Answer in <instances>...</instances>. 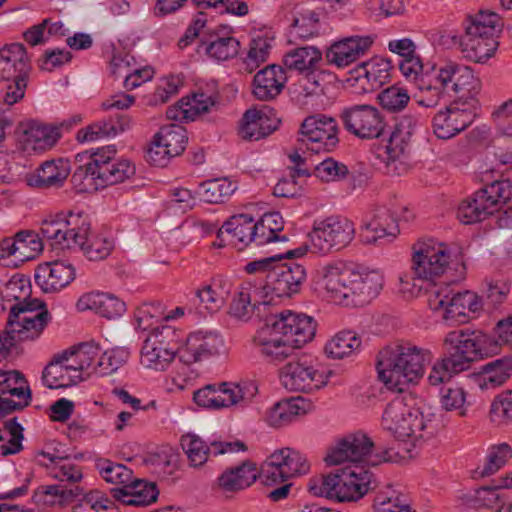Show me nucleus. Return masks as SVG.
<instances>
[{
  "label": "nucleus",
  "mask_w": 512,
  "mask_h": 512,
  "mask_svg": "<svg viewBox=\"0 0 512 512\" xmlns=\"http://www.w3.org/2000/svg\"><path fill=\"white\" fill-rule=\"evenodd\" d=\"M223 336L215 330L196 329L189 333L173 325H162L152 330L140 351L143 368L164 372L175 359L184 365H193L226 355Z\"/></svg>",
  "instance_id": "obj_1"
},
{
  "label": "nucleus",
  "mask_w": 512,
  "mask_h": 512,
  "mask_svg": "<svg viewBox=\"0 0 512 512\" xmlns=\"http://www.w3.org/2000/svg\"><path fill=\"white\" fill-rule=\"evenodd\" d=\"M381 271L340 258L317 263L311 272V286L330 301L362 306L374 300L383 288Z\"/></svg>",
  "instance_id": "obj_2"
},
{
  "label": "nucleus",
  "mask_w": 512,
  "mask_h": 512,
  "mask_svg": "<svg viewBox=\"0 0 512 512\" xmlns=\"http://www.w3.org/2000/svg\"><path fill=\"white\" fill-rule=\"evenodd\" d=\"M317 331V321L305 313L284 310L270 317L255 336L254 345L260 355L270 361L287 358L293 349L311 343Z\"/></svg>",
  "instance_id": "obj_3"
},
{
  "label": "nucleus",
  "mask_w": 512,
  "mask_h": 512,
  "mask_svg": "<svg viewBox=\"0 0 512 512\" xmlns=\"http://www.w3.org/2000/svg\"><path fill=\"white\" fill-rule=\"evenodd\" d=\"M431 358L430 349L409 340L392 342L384 346L377 355L378 380L388 390L403 392L410 385L419 383Z\"/></svg>",
  "instance_id": "obj_4"
},
{
  "label": "nucleus",
  "mask_w": 512,
  "mask_h": 512,
  "mask_svg": "<svg viewBox=\"0 0 512 512\" xmlns=\"http://www.w3.org/2000/svg\"><path fill=\"white\" fill-rule=\"evenodd\" d=\"M482 82L468 65L447 61L432 66V79L421 84V94H415L416 103L425 108L436 107L445 94L454 95V101L478 105Z\"/></svg>",
  "instance_id": "obj_5"
},
{
  "label": "nucleus",
  "mask_w": 512,
  "mask_h": 512,
  "mask_svg": "<svg viewBox=\"0 0 512 512\" xmlns=\"http://www.w3.org/2000/svg\"><path fill=\"white\" fill-rule=\"evenodd\" d=\"M381 425L404 443L410 458L434 434L432 415L425 414L412 397H396L384 408Z\"/></svg>",
  "instance_id": "obj_6"
},
{
  "label": "nucleus",
  "mask_w": 512,
  "mask_h": 512,
  "mask_svg": "<svg viewBox=\"0 0 512 512\" xmlns=\"http://www.w3.org/2000/svg\"><path fill=\"white\" fill-rule=\"evenodd\" d=\"M373 483L374 475L365 465L346 464L311 477L306 488L314 497L339 504H354L370 492Z\"/></svg>",
  "instance_id": "obj_7"
},
{
  "label": "nucleus",
  "mask_w": 512,
  "mask_h": 512,
  "mask_svg": "<svg viewBox=\"0 0 512 512\" xmlns=\"http://www.w3.org/2000/svg\"><path fill=\"white\" fill-rule=\"evenodd\" d=\"M501 18L492 11L481 10L469 16L460 41L461 52L470 62L486 64L499 49Z\"/></svg>",
  "instance_id": "obj_8"
},
{
  "label": "nucleus",
  "mask_w": 512,
  "mask_h": 512,
  "mask_svg": "<svg viewBox=\"0 0 512 512\" xmlns=\"http://www.w3.org/2000/svg\"><path fill=\"white\" fill-rule=\"evenodd\" d=\"M427 303L432 314L448 324L468 323L484 310V300L475 291L455 292L448 286L433 289Z\"/></svg>",
  "instance_id": "obj_9"
},
{
  "label": "nucleus",
  "mask_w": 512,
  "mask_h": 512,
  "mask_svg": "<svg viewBox=\"0 0 512 512\" xmlns=\"http://www.w3.org/2000/svg\"><path fill=\"white\" fill-rule=\"evenodd\" d=\"M50 316L39 300L10 307L5 330L0 332V352L9 351L17 342L34 341L43 334Z\"/></svg>",
  "instance_id": "obj_10"
},
{
  "label": "nucleus",
  "mask_w": 512,
  "mask_h": 512,
  "mask_svg": "<svg viewBox=\"0 0 512 512\" xmlns=\"http://www.w3.org/2000/svg\"><path fill=\"white\" fill-rule=\"evenodd\" d=\"M115 145H106L93 150L85 166L83 191L100 189L131 178L136 171L132 161L116 157Z\"/></svg>",
  "instance_id": "obj_11"
},
{
  "label": "nucleus",
  "mask_w": 512,
  "mask_h": 512,
  "mask_svg": "<svg viewBox=\"0 0 512 512\" xmlns=\"http://www.w3.org/2000/svg\"><path fill=\"white\" fill-rule=\"evenodd\" d=\"M89 356L90 352L84 350L83 343L57 353L43 370V384L50 389H57L90 379Z\"/></svg>",
  "instance_id": "obj_12"
},
{
  "label": "nucleus",
  "mask_w": 512,
  "mask_h": 512,
  "mask_svg": "<svg viewBox=\"0 0 512 512\" xmlns=\"http://www.w3.org/2000/svg\"><path fill=\"white\" fill-rule=\"evenodd\" d=\"M419 126V122L405 117L396 125L387 139H381L374 148L376 158L383 170L390 176H401L410 169L409 141Z\"/></svg>",
  "instance_id": "obj_13"
},
{
  "label": "nucleus",
  "mask_w": 512,
  "mask_h": 512,
  "mask_svg": "<svg viewBox=\"0 0 512 512\" xmlns=\"http://www.w3.org/2000/svg\"><path fill=\"white\" fill-rule=\"evenodd\" d=\"M453 263H462L459 251L433 238L418 241L413 246L412 270L418 279L434 282Z\"/></svg>",
  "instance_id": "obj_14"
},
{
  "label": "nucleus",
  "mask_w": 512,
  "mask_h": 512,
  "mask_svg": "<svg viewBox=\"0 0 512 512\" xmlns=\"http://www.w3.org/2000/svg\"><path fill=\"white\" fill-rule=\"evenodd\" d=\"M258 394L253 381H225L207 384L193 393V402L200 408L221 411L243 406Z\"/></svg>",
  "instance_id": "obj_15"
},
{
  "label": "nucleus",
  "mask_w": 512,
  "mask_h": 512,
  "mask_svg": "<svg viewBox=\"0 0 512 512\" xmlns=\"http://www.w3.org/2000/svg\"><path fill=\"white\" fill-rule=\"evenodd\" d=\"M331 371L317 359L300 356L285 363L279 370L281 385L291 392L314 393L325 388Z\"/></svg>",
  "instance_id": "obj_16"
},
{
  "label": "nucleus",
  "mask_w": 512,
  "mask_h": 512,
  "mask_svg": "<svg viewBox=\"0 0 512 512\" xmlns=\"http://www.w3.org/2000/svg\"><path fill=\"white\" fill-rule=\"evenodd\" d=\"M90 232V220L82 212H69L45 219L40 227L42 237L54 248H81Z\"/></svg>",
  "instance_id": "obj_17"
},
{
  "label": "nucleus",
  "mask_w": 512,
  "mask_h": 512,
  "mask_svg": "<svg viewBox=\"0 0 512 512\" xmlns=\"http://www.w3.org/2000/svg\"><path fill=\"white\" fill-rule=\"evenodd\" d=\"M446 354L464 371L471 363L496 352L494 338L479 330H453L443 339Z\"/></svg>",
  "instance_id": "obj_18"
},
{
  "label": "nucleus",
  "mask_w": 512,
  "mask_h": 512,
  "mask_svg": "<svg viewBox=\"0 0 512 512\" xmlns=\"http://www.w3.org/2000/svg\"><path fill=\"white\" fill-rule=\"evenodd\" d=\"M389 451L379 452L373 441L363 432L349 434L336 441L324 457L328 467H335L343 464L378 465L390 461Z\"/></svg>",
  "instance_id": "obj_19"
},
{
  "label": "nucleus",
  "mask_w": 512,
  "mask_h": 512,
  "mask_svg": "<svg viewBox=\"0 0 512 512\" xmlns=\"http://www.w3.org/2000/svg\"><path fill=\"white\" fill-rule=\"evenodd\" d=\"M354 223L348 218L331 215L316 219L310 232L311 248L315 253L326 256L348 247L355 238Z\"/></svg>",
  "instance_id": "obj_20"
},
{
  "label": "nucleus",
  "mask_w": 512,
  "mask_h": 512,
  "mask_svg": "<svg viewBox=\"0 0 512 512\" xmlns=\"http://www.w3.org/2000/svg\"><path fill=\"white\" fill-rule=\"evenodd\" d=\"M309 470L310 464L302 453L289 447L278 448L266 457L258 469L259 481L265 486H275L306 475Z\"/></svg>",
  "instance_id": "obj_21"
},
{
  "label": "nucleus",
  "mask_w": 512,
  "mask_h": 512,
  "mask_svg": "<svg viewBox=\"0 0 512 512\" xmlns=\"http://www.w3.org/2000/svg\"><path fill=\"white\" fill-rule=\"evenodd\" d=\"M187 144L188 134L183 126L175 123L162 125L148 144L147 161L154 166L165 167L185 151Z\"/></svg>",
  "instance_id": "obj_22"
},
{
  "label": "nucleus",
  "mask_w": 512,
  "mask_h": 512,
  "mask_svg": "<svg viewBox=\"0 0 512 512\" xmlns=\"http://www.w3.org/2000/svg\"><path fill=\"white\" fill-rule=\"evenodd\" d=\"M391 69L392 64L388 58L380 55L372 56L348 72L345 85L356 94L372 92L388 82Z\"/></svg>",
  "instance_id": "obj_23"
},
{
  "label": "nucleus",
  "mask_w": 512,
  "mask_h": 512,
  "mask_svg": "<svg viewBox=\"0 0 512 512\" xmlns=\"http://www.w3.org/2000/svg\"><path fill=\"white\" fill-rule=\"evenodd\" d=\"M307 278V270L302 264H284L267 275L266 279H257L267 296L268 304H275L283 298L297 294Z\"/></svg>",
  "instance_id": "obj_24"
},
{
  "label": "nucleus",
  "mask_w": 512,
  "mask_h": 512,
  "mask_svg": "<svg viewBox=\"0 0 512 512\" xmlns=\"http://www.w3.org/2000/svg\"><path fill=\"white\" fill-rule=\"evenodd\" d=\"M375 42L368 33L349 34L333 39L325 50L327 63L337 69H345L366 56Z\"/></svg>",
  "instance_id": "obj_25"
},
{
  "label": "nucleus",
  "mask_w": 512,
  "mask_h": 512,
  "mask_svg": "<svg viewBox=\"0 0 512 512\" xmlns=\"http://www.w3.org/2000/svg\"><path fill=\"white\" fill-rule=\"evenodd\" d=\"M347 131L360 139L380 138L386 128L384 116L372 105L361 104L347 107L342 112Z\"/></svg>",
  "instance_id": "obj_26"
},
{
  "label": "nucleus",
  "mask_w": 512,
  "mask_h": 512,
  "mask_svg": "<svg viewBox=\"0 0 512 512\" xmlns=\"http://www.w3.org/2000/svg\"><path fill=\"white\" fill-rule=\"evenodd\" d=\"M303 144L314 152H329L338 143V126L336 120L324 114L306 117L300 127Z\"/></svg>",
  "instance_id": "obj_27"
},
{
  "label": "nucleus",
  "mask_w": 512,
  "mask_h": 512,
  "mask_svg": "<svg viewBox=\"0 0 512 512\" xmlns=\"http://www.w3.org/2000/svg\"><path fill=\"white\" fill-rule=\"evenodd\" d=\"M478 105L452 101L433 117V132L439 139H450L470 125Z\"/></svg>",
  "instance_id": "obj_28"
},
{
  "label": "nucleus",
  "mask_w": 512,
  "mask_h": 512,
  "mask_svg": "<svg viewBox=\"0 0 512 512\" xmlns=\"http://www.w3.org/2000/svg\"><path fill=\"white\" fill-rule=\"evenodd\" d=\"M59 126L30 119L19 126V144L29 154H42L51 150L61 139Z\"/></svg>",
  "instance_id": "obj_29"
},
{
  "label": "nucleus",
  "mask_w": 512,
  "mask_h": 512,
  "mask_svg": "<svg viewBox=\"0 0 512 512\" xmlns=\"http://www.w3.org/2000/svg\"><path fill=\"white\" fill-rule=\"evenodd\" d=\"M78 270L68 259L40 263L34 273L35 282L44 293H58L75 281Z\"/></svg>",
  "instance_id": "obj_30"
},
{
  "label": "nucleus",
  "mask_w": 512,
  "mask_h": 512,
  "mask_svg": "<svg viewBox=\"0 0 512 512\" xmlns=\"http://www.w3.org/2000/svg\"><path fill=\"white\" fill-rule=\"evenodd\" d=\"M84 350L90 352L88 372L90 378L108 376L117 372L130 358L128 347L116 346L103 350L96 342H83Z\"/></svg>",
  "instance_id": "obj_31"
},
{
  "label": "nucleus",
  "mask_w": 512,
  "mask_h": 512,
  "mask_svg": "<svg viewBox=\"0 0 512 512\" xmlns=\"http://www.w3.org/2000/svg\"><path fill=\"white\" fill-rule=\"evenodd\" d=\"M280 125L275 110L267 105L255 106L245 111L238 133L246 140H260L272 134Z\"/></svg>",
  "instance_id": "obj_32"
},
{
  "label": "nucleus",
  "mask_w": 512,
  "mask_h": 512,
  "mask_svg": "<svg viewBox=\"0 0 512 512\" xmlns=\"http://www.w3.org/2000/svg\"><path fill=\"white\" fill-rule=\"evenodd\" d=\"M312 409V402L303 397L286 398L267 407L262 414V420L268 427L280 429L291 425Z\"/></svg>",
  "instance_id": "obj_33"
},
{
  "label": "nucleus",
  "mask_w": 512,
  "mask_h": 512,
  "mask_svg": "<svg viewBox=\"0 0 512 512\" xmlns=\"http://www.w3.org/2000/svg\"><path fill=\"white\" fill-rule=\"evenodd\" d=\"M261 305H269L258 280L245 281L232 293L229 314L243 322L249 321Z\"/></svg>",
  "instance_id": "obj_34"
},
{
  "label": "nucleus",
  "mask_w": 512,
  "mask_h": 512,
  "mask_svg": "<svg viewBox=\"0 0 512 512\" xmlns=\"http://www.w3.org/2000/svg\"><path fill=\"white\" fill-rule=\"evenodd\" d=\"M398 232L397 222L386 207L376 208L367 214L360 225V238L366 244L392 241Z\"/></svg>",
  "instance_id": "obj_35"
},
{
  "label": "nucleus",
  "mask_w": 512,
  "mask_h": 512,
  "mask_svg": "<svg viewBox=\"0 0 512 512\" xmlns=\"http://www.w3.org/2000/svg\"><path fill=\"white\" fill-rule=\"evenodd\" d=\"M512 376V353L488 362L468 375L470 382L481 392L503 386Z\"/></svg>",
  "instance_id": "obj_36"
},
{
  "label": "nucleus",
  "mask_w": 512,
  "mask_h": 512,
  "mask_svg": "<svg viewBox=\"0 0 512 512\" xmlns=\"http://www.w3.org/2000/svg\"><path fill=\"white\" fill-rule=\"evenodd\" d=\"M285 17L290 22V34L296 39L308 40L320 34V14L304 3H289Z\"/></svg>",
  "instance_id": "obj_37"
},
{
  "label": "nucleus",
  "mask_w": 512,
  "mask_h": 512,
  "mask_svg": "<svg viewBox=\"0 0 512 512\" xmlns=\"http://www.w3.org/2000/svg\"><path fill=\"white\" fill-rule=\"evenodd\" d=\"M78 311H92L108 320L121 318L126 312L125 302L115 294L102 291L85 293L76 302Z\"/></svg>",
  "instance_id": "obj_38"
},
{
  "label": "nucleus",
  "mask_w": 512,
  "mask_h": 512,
  "mask_svg": "<svg viewBox=\"0 0 512 512\" xmlns=\"http://www.w3.org/2000/svg\"><path fill=\"white\" fill-rule=\"evenodd\" d=\"M275 33L271 28L263 27L250 34L249 42L242 53L241 61L248 72H253L265 63L275 46Z\"/></svg>",
  "instance_id": "obj_39"
},
{
  "label": "nucleus",
  "mask_w": 512,
  "mask_h": 512,
  "mask_svg": "<svg viewBox=\"0 0 512 512\" xmlns=\"http://www.w3.org/2000/svg\"><path fill=\"white\" fill-rule=\"evenodd\" d=\"M287 82L285 68L277 64H270L254 75L252 93L258 100L270 101L282 93Z\"/></svg>",
  "instance_id": "obj_40"
},
{
  "label": "nucleus",
  "mask_w": 512,
  "mask_h": 512,
  "mask_svg": "<svg viewBox=\"0 0 512 512\" xmlns=\"http://www.w3.org/2000/svg\"><path fill=\"white\" fill-rule=\"evenodd\" d=\"M71 172L70 162L67 159H54L45 161L33 173L26 176V183L30 187H59Z\"/></svg>",
  "instance_id": "obj_41"
},
{
  "label": "nucleus",
  "mask_w": 512,
  "mask_h": 512,
  "mask_svg": "<svg viewBox=\"0 0 512 512\" xmlns=\"http://www.w3.org/2000/svg\"><path fill=\"white\" fill-rule=\"evenodd\" d=\"M112 492L116 500L132 506L150 505L159 495V490L154 483L133 476L127 485L122 488H113Z\"/></svg>",
  "instance_id": "obj_42"
},
{
  "label": "nucleus",
  "mask_w": 512,
  "mask_h": 512,
  "mask_svg": "<svg viewBox=\"0 0 512 512\" xmlns=\"http://www.w3.org/2000/svg\"><path fill=\"white\" fill-rule=\"evenodd\" d=\"M215 100L206 93H194L181 98L175 105L169 107L167 116L176 121H194L208 113L214 106Z\"/></svg>",
  "instance_id": "obj_43"
},
{
  "label": "nucleus",
  "mask_w": 512,
  "mask_h": 512,
  "mask_svg": "<svg viewBox=\"0 0 512 512\" xmlns=\"http://www.w3.org/2000/svg\"><path fill=\"white\" fill-rule=\"evenodd\" d=\"M0 395L14 404L13 410L28 405L31 399L27 380L17 370H0Z\"/></svg>",
  "instance_id": "obj_44"
},
{
  "label": "nucleus",
  "mask_w": 512,
  "mask_h": 512,
  "mask_svg": "<svg viewBox=\"0 0 512 512\" xmlns=\"http://www.w3.org/2000/svg\"><path fill=\"white\" fill-rule=\"evenodd\" d=\"M29 57L20 43H11L0 48V79L28 75Z\"/></svg>",
  "instance_id": "obj_45"
},
{
  "label": "nucleus",
  "mask_w": 512,
  "mask_h": 512,
  "mask_svg": "<svg viewBox=\"0 0 512 512\" xmlns=\"http://www.w3.org/2000/svg\"><path fill=\"white\" fill-rule=\"evenodd\" d=\"M230 236V242L239 249L247 247L254 242L255 220L248 214L231 216L218 230V237Z\"/></svg>",
  "instance_id": "obj_46"
},
{
  "label": "nucleus",
  "mask_w": 512,
  "mask_h": 512,
  "mask_svg": "<svg viewBox=\"0 0 512 512\" xmlns=\"http://www.w3.org/2000/svg\"><path fill=\"white\" fill-rule=\"evenodd\" d=\"M361 349V338L354 331L344 330L327 339L323 352L328 359L342 360L358 355Z\"/></svg>",
  "instance_id": "obj_47"
},
{
  "label": "nucleus",
  "mask_w": 512,
  "mask_h": 512,
  "mask_svg": "<svg viewBox=\"0 0 512 512\" xmlns=\"http://www.w3.org/2000/svg\"><path fill=\"white\" fill-rule=\"evenodd\" d=\"M31 294L30 279L22 274H14L0 281V299L3 310L11 306L29 303Z\"/></svg>",
  "instance_id": "obj_48"
},
{
  "label": "nucleus",
  "mask_w": 512,
  "mask_h": 512,
  "mask_svg": "<svg viewBox=\"0 0 512 512\" xmlns=\"http://www.w3.org/2000/svg\"><path fill=\"white\" fill-rule=\"evenodd\" d=\"M323 58L321 50L313 45L297 47L283 57L286 68L310 76L318 68Z\"/></svg>",
  "instance_id": "obj_49"
},
{
  "label": "nucleus",
  "mask_w": 512,
  "mask_h": 512,
  "mask_svg": "<svg viewBox=\"0 0 512 512\" xmlns=\"http://www.w3.org/2000/svg\"><path fill=\"white\" fill-rule=\"evenodd\" d=\"M259 479L255 464L244 462L241 465L223 472L218 478V485L225 493H234L251 486Z\"/></svg>",
  "instance_id": "obj_50"
},
{
  "label": "nucleus",
  "mask_w": 512,
  "mask_h": 512,
  "mask_svg": "<svg viewBox=\"0 0 512 512\" xmlns=\"http://www.w3.org/2000/svg\"><path fill=\"white\" fill-rule=\"evenodd\" d=\"M493 213L481 190L460 200L456 207L457 219L466 225L482 222Z\"/></svg>",
  "instance_id": "obj_51"
},
{
  "label": "nucleus",
  "mask_w": 512,
  "mask_h": 512,
  "mask_svg": "<svg viewBox=\"0 0 512 512\" xmlns=\"http://www.w3.org/2000/svg\"><path fill=\"white\" fill-rule=\"evenodd\" d=\"M126 128L121 119L118 123H115L112 119H101L79 129L75 139L80 144H91L115 138Z\"/></svg>",
  "instance_id": "obj_52"
},
{
  "label": "nucleus",
  "mask_w": 512,
  "mask_h": 512,
  "mask_svg": "<svg viewBox=\"0 0 512 512\" xmlns=\"http://www.w3.org/2000/svg\"><path fill=\"white\" fill-rule=\"evenodd\" d=\"M440 408L445 412L466 416L472 403L467 389L459 383L444 386L438 394Z\"/></svg>",
  "instance_id": "obj_53"
},
{
  "label": "nucleus",
  "mask_w": 512,
  "mask_h": 512,
  "mask_svg": "<svg viewBox=\"0 0 512 512\" xmlns=\"http://www.w3.org/2000/svg\"><path fill=\"white\" fill-rule=\"evenodd\" d=\"M237 188V183L229 178H214L200 183L196 196L199 201L217 204L228 199Z\"/></svg>",
  "instance_id": "obj_54"
},
{
  "label": "nucleus",
  "mask_w": 512,
  "mask_h": 512,
  "mask_svg": "<svg viewBox=\"0 0 512 512\" xmlns=\"http://www.w3.org/2000/svg\"><path fill=\"white\" fill-rule=\"evenodd\" d=\"M229 293L230 288L226 282L213 280L198 289L196 296L203 310L207 313H216L224 307Z\"/></svg>",
  "instance_id": "obj_55"
},
{
  "label": "nucleus",
  "mask_w": 512,
  "mask_h": 512,
  "mask_svg": "<svg viewBox=\"0 0 512 512\" xmlns=\"http://www.w3.org/2000/svg\"><path fill=\"white\" fill-rule=\"evenodd\" d=\"M38 456L47 459L51 463L49 467L50 474L59 481L79 482L83 478L81 469L71 460L64 458L58 451L43 450Z\"/></svg>",
  "instance_id": "obj_56"
},
{
  "label": "nucleus",
  "mask_w": 512,
  "mask_h": 512,
  "mask_svg": "<svg viewBox=\"0 0 512 512\" xmlns=\"http://www.w3.org/2000/svg\"><path fill=\"white\" fill-rule=\"evenodd\" d=\"M240 50V41L233 36H217L214 39L203 42L200 51L212 61L224 62L234 58Z\"/></svg>",
  "instance_id": "obj_57"
},
{
  "label": "nucleus",
  "mask_w": 512,
  "mask_h": 512,
  "mask_svg": "<svg viewBox=\"0 0 512 512\" xmlns=\"http://www.w3.org/2000/svg\"><path fill=\"white\" fill-rule=\"evenodd\" d=\"M488 420L497 428H504L512 424V389L496 394L490 402Z\"/></svg>",
  "instance_id": "obj_58"
},
{
  "label": "nucleus",
  "mask_w": 512,
  "mask_h": 512,
  "mask_svg": "<svg viewBox=\"0 0 512 512\" xmlns=\"http://www.w3.org/2000/svg\"><path fill=\"white\" fill-rule=\"evenodd\" d=\"M210 231L212 226L199 222H184L179 227L173 229L168 235V245L172 250H178L197 238L204 237Z\"/></svg>",
  "instance_id": "obj_59"
},
{
  "label": "nucleus",
  "mask_w": 512,
  "mask_h": 512,
  "mask_svg": "<svg viewBox=\"0 0 512 512\" xmlns=\"http://www.w3.org/2000/svg\"><path fill=\"white\" fill-rule=\"evenodd\" d=\"M181 446L192 467H201L208 461L211 455L210 444L195 433L183 435L181 438Z\"/></svg>",
  "instance_id": "obj_60"
},
{
  "label": "nucleus",
  "mask_w": 512,
  "mask_h": 512,
  "mask_svg": "<svg viewBox=\"0 0 512 512\" xmlns=\"http://www.w3.org/2000/svg\"><path fill=\"white\" fill-rule=\"evenodd\" d=\"M373 512H416L411 505L400 497L399 493L390 488L386 487L380 489L373 500L372 504Z\"/></svg>",
  "instance_id": "obj_61"
},
{
  "label": "nucleus",
  "mask_w": 512,
  "mask_h": 512,
  "mask_svg": "<svg viewBox=\"0 0 512 512\" xmlns=\"http://www.w3.org/2000/svg\"><path fill=\"white\" fill-rule=\"evenodd\" d=\"M348 173V167L344 163L326 157L312 166L311 176L323 183H335L344 180Z\"/></svg>",
  "instance_id": "obj_62"
},
{
  "label": "nucleus",
  "mask_w": 512,
  "mask_h": 512,
  "mask_svg": "<svg viewBox=\"0 0 512 512\" xmlns=\"http://www.w3.org/2000/svg\"><path fill=\"white\" fill-rule=\"evenodd\" d=\"M464 370L447 354L435 360L429 370L427 381L431 386L448 383L455 375Z\"/></svg>",
  "instance_id": "obj_63"
},
{
  "label": "nucleus",
  "mask_w": 512,
  "mask_h": 512,
  "mask_svg": "<svg viewBox=\"0 0 512 512\" xmlns=\"http://www.w3.org/2000/svg\"><path fill=\"white\" fill-rule=\"evenodd\" d=\"M163 311L161 305L145 303L140 305L134 313V327L137 330L149 331L156 327L167 325L163 323Z\"/></svg>",
  "instance_id": "obj_64"
}]
</instances>
